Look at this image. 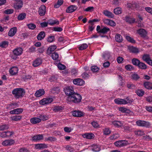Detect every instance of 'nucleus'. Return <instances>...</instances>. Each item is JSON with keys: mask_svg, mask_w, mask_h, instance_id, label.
<instances>
[{"mask_svg": "<svg viewBox=\"0 0 152 152\" xmlns=\"http://www.w3.org/2000/svg\"><path fill=\"white\" fill-rule=\"evenodd\" d=\"M83 113L79 111H74L72 112V115L75 117H81L83 115Z\"/></svg>", "mask_w": 152, "mask_h": 152, "instance_id": "obj_26", "label": "nucleus"}, {"mask_svg": "<svg viewBox=\"0 0 152 152\" xmlns=\"http://www.w3.org/2000/svg\"><path fill=\"white\" fill-rule=\"evenodd\" d=\"M77 8L76 6L72 5L68 7L66 10V12L68 13H71L75 11Z\"/></svg>", "mask_w": 152, "mask_h": 152, "instance_id": "obj_19", "label": "nucleus"}, {"mask_svg": "<svg viewBox=\"0 0 152 152\" xmlns=\"http://www.w3.org/2000/svg\"><path fill=\"white\" fill-rule=\"evenodd\" d=\"M18 104L16 103H12L8 104L7 106V108L10 109L16 108L18 107Z\"/></svg>", "mask_w": 152, "mask_h": 152, "instance_id": "obj_45", "label": "nucleus"}, {"mask_svg": "<svg viewBox=\"0 0 152 152\" xmlns=\"http://www.w3.org/2000/svg\"><path fill=\"white\" fill-rule=\"evenodd\" d=\"M57 47L55 45H52L49 47L48 49V52L50 53L54 51L56 48Z\"/></svg>", "mask_w": 152, "mask_h": 152, "instance_id": "obj_41", "label": "nucleus"}, {"mask_svg": "<svg viewBox=\"0 0 152 152\" xmlns=\"http://www.w3.org/2000/svg\"><path fill=\"white\" fill-rule=\"evenodd\" d=\"M136 124L138 126L146 127H148L151 125L149 122L144 121H138L136 122Z\"/></svg>", "mask_w": 152, "mask_h": 152, "instance_id": "obj_5", "label": "nucleus"}, {"mask_svg": "<svg viewBox=\"0 0 152 152\" xmlns=\"http://www.w3.org/2000/svg\"><path fill=\"white\" fill-rule=\"evenodd\" d=\"M17 30V28L16 27L12 28L8 33V35L10 37H13L16 33Z\"/></svg>", "mask_w": 152, "mask_h": 152, "instance_id": "obj_18", "label": "nucleus"}, {"mask_svg": "<svg viewBox=\"0 0 152 152\" xmlns=\"http://www.w3.org/2000/svg\"><path fill=\"white\" fill-rule=\"evenodd\" d=\"M131 77L132 79L136 81L138 80L140 78V77L138 75L135 73L132 75Z\"/></svg>", "mask_w": 152, "mask_h": 152, "instance_id": "obj_43", "label": "nucleus"}, {"mask_svg": "<svg viewBox=\"0 0 152 152\" xmlns=\"http://www.w3.org/2000/svg\"><path fill=\"white\" fill-rule=\"evenodd\" d=\"M39 117L40 119H41V121L42 120L43 121H45L47 120L48 119V117L46 115H40Z\"/></svg>", "mask_w": 152, "mask_h": 152, "instance_id": "obj_64", "label": "nucleus"}, {"mask_svg": "<svg viewBox=\"0 0 152 152\" xmlns=\"http://www.w3.org/2000/svg\"><path fill=\"white\" fill-rule=\"evenodd\" d=\"M124 20L126 22L130 24L134 23L135 21V19L134 18L129 16H126L125 17Z\"/></svg>", "mask_w": 152, "mask_h": 152, "instance_id": "obj_22", "label": "nucleus"}, {"mask_svg": "<svg viewBox=\"0 0 152 152\" xmlns=\"http://www.w3.org/2000/svg\"><path fill=\"white\" fill-rule=\"evenodd\" d=\"M91 70L94 72H97L99 70V68L96 66H94L91 67Z\"/></svg>", "mask_w": 152, "mask_h": 152, "instance_id": "obj_58", "label": "nucleus"}, {"mask_svg": "<svg viewBox=\"0 0 152 152\" xmlns=\"http://www.w3.org/2000/svg\"><path fill=\"white\" fill-rule=\"evenodd\" d=\"M64 92L67 96H70L74 92L72 86H66L64 88Z\"/></svg>", "mask_w": 152, "mask_h": 152, "instance_id": "obj_6", "label": "nucleus"}, {"mask_svg": "<svg viewBox=\"0 0 152 152\" xmlns=\"http://www.w3.org/2000/svg\"><path fill=\"white\" fill-rule=\"evenodd\" d=\"M135 134L139 136H141L144 134V132L143 131L139 130L135 132Z\"/></svg>", "mask_w": 152, "mask_h": 152, "instance_id": "obj_56", "label": "nucleus"}, {"mask_svg": "<svg viewBox=\"0 0 152 152\" xmlns=\"http://www.w3.org/2000/svg\"><path fill=\"white\" fill-rule=\"evenodd\" d=\"M18 68L17 67L12 66L10 68L9 72L11 75H15L18 73Z\"/></svg>", "mask_w": 152, "mask_h": 152, "instance_id": "obj_10", "label": "nucleus"}, {"mask_svg": "<svg viewBox=\"0 0 152 152\" xmlns=\"http://www.w3.org/2000/svg\"><path fill=\"white\" fill-rule=\"evenodd\" d=\"M102 57L104 59L107 60L110 58V54L109 52H105L103 54Z\"/></svg>", "mask_w": 152, "mask_h": 152, "instance_id": "obj_53", "label": "nucleus"}, {"mask_svg": "<svg viewBox=\"0 0 152 152\" xmlns=\"http://www.w3.org/2000/svg\"><path fill=\"white\" fill-rule=\"evenodd\" d=\"M125 67L127 70L129 71L132 70L134 69V67L133 66L129 64H128L126 65Z\"/></svg>", "mask_w": 152, "mask_h": 152, "instance_id": "obj_50", "label": "nucleus"}, {"mask_svg": "<svg viewBox=\"0 0 152 152\" xmlns=\"http://www.w3.org/2000/svg\"><path fill=\"white\" fill-rule=\"evenodd\" d=\"M137 67L139 69H142L145 70L147 68V65L144 63L140 61L138 64Z\"/></svg>", "mask_w": 152, "mask_h": 152, "instance_id": "obj_35", "label": "nucleus"}, {"mask_svg": "<svg viewBox=\"0 0 152 152\" xmlns=\"http://www.w3.org/2000/svg\"><path fill=\"white\" fill-rule=\"evenodd\" d=\"M140 61L137 58H133L132 60V62L133 64L135 66H137Z\"/></svg>", "mask_w": 152, "mask_h": 152, "instance_id": "obj_38", "label": "nucleus"}, {"mask_svg": "<svg viewBox=\"0 0 152 152\" xmlns=\"http://www.w3.org/2000/svg\"><path fill=\"white\" fill-rule=\"evenodd\" d=\"M48 23L52 26L55 24H58L59 22L56 20H50L48 21Z\"/></svg>", "mask_w": 152, "mask_h": 152, "instance_id": "obj_44", "label": "nucleus"}, {"mask_svg": "<svg viewBox=\"0 0 152 152\" xmlns=\"http://www.w3.org/2000/svg\"><path fill=\"white\" fill-rule=\"evenodd\" d=\"M135 93L139 96H142L145 94V91L142 89H137L135 91Z\"/></svg>", "mask_w": 152, "mask_h": 152, "instance_id": "obj_34", "label": "nucleus"}, {"mask_svg": "<svg viewBox=\"0 0 152 152\" xmlns=\"http://www.w3.org/2000/svg\"><path fill=\"white\" fill-rule=\"evenodd\" d=\"M46 7L45 5L41 6L39 8V12L40 16L44 15L45 13Z\"/></svg>", "mask_w": 152, "mask_h": 152, "instance_id": "obj_20", "label": "nucleus"}, {"mask_svg": "<svg viewBox=\"0 0 152 152\" xmlns=\"http://www.w3.org/2000/svg\"><path fill=\"white\" fill-rule=\"evenodd\" d=\"M23 2L21 0H19L18 2L14 5V8L16 9H19L21 8L23 6Z\"/></svg>", "mask_w": 152, "mask_h": 152, "instance_id": "obj_31", "label": "nucleus"}, {"mask_svg": "<svg viewBox=\"0 0 152 152\" xmlns=\"http://www.w3.org/2000/svg\"><path fill=\"white\" fill-rule=\"evenodd\" d=\"M126 39L129 42L131 43L134 44L136 43V41L134 39L129 36H126Z\"/></svg>", "mask_w": 152, "mask_h": 152, "instance_id": "obj_40", "label": "nucleus"}, {"mask_svg": "<svg viewBox=\"0 0 152 152\" xmlns=\"http://www.w3.org/2000/svg\"><path fill=\"white\" fill-rule=\"evenodd\" d=\"M42 62V61L41 58H37L33 61L32 65L34 67H37L40 65Z\"/></svg>", "mask_w": 152, "mask_h": 152, "instance_id": "obj_21", "label": "nucleus"}, {"mask_svg": "<svg viewBox=\"0 0 152 152\" xmlns=\"http://www.w3.org/2000/svg\"><path fill=\"white\" fill-rule=\"evenodd\" d=\"M48 147V144L44 143L37 144L35 145V148L36 149H46Z\"/></svg>", "mask_w": 152, "mask_h": 152, "instance_id": "obj_9", "label": "nucleus"}, {"mask_svg": "<svg viewBox=\"0 0 152 152\" xmlns=\"http://www.w3.org/2000/svg\"><path fill=\"white\" fill-rule=\"evenodd\" d=\"M115 40L117 42H121L123 41L122 37L119 34H117L115 37Z\"/></svg>", "mask_w": 152, "mask_h": 152, "instance_id": "obj_33", "label": "nucleus"}, {"mask_svg": "<svg viewBox=\"0 0 152 152\" xmlns=\"http://www.w3.org/2000/svg\"><path fill=\"white\" fill-rule=\"evenodd\" d=\"M137 32L142 38L146 37L147 33L146 30L143 28H140L137 30Z\"/></svg>", "mask_w": 152, "mask_h": 152, "instance_id": "obj_12", "label": "nucleus"}, {"mask_svg": "<svg viewBox=\"0 0 152 152\" xmlns=\"http://www.w3.org/2000/svg\"><path fill=\"white\" fill-rule=\"evenodd\" d=\"M115 102L118 104H127L126 100L124 99L120 98L115 99Z\"/></svg>", "mask_w": 152, "mask_h": 152, "instance_id": "obj_17", "label": "nucleus"}, {"mask_svg": "<svg viewBox=\"0 0 152 152\" xmlns=\"http://www.w3.org/2000/svg\"><path fill=\"white\" fill-rule=\"evenodd\" d=\"M8 126L6 124H4L0 126V130L1 131L8 129Z\"/></svg>", "mask_w": 152, "mask_h": 152, "instance_id": "obj_57", "label": "nucleus"}, {"mask_svg": "<svg viewBox=\"0 0 152 152\" xmlns=\"http://www.w3.org/2000/svg\"><path fill=\"white\" fill-rule=\"evenodd\" d=\"M73 82L74 84L79 86L83 85L85 83V82L83 80L80 78L74 80Z\"/></svg>", "mask_w": 152, "mask_h": 152, "instance_id": "obj_14", "label": "nucleus"}, {"mask_svg": "<svg viewBox=\"0 0 152 152\" xmlns=\"http://www.w3.org/2000/svg\"><path fill=\"white\" fill-rule=\"evenodd\" d=\"M142 59L145 61L146 63L151 58L149 54H144L142 57Z\"/></svg>", "mask_w": 152, "mask_h": 152, "instance_id": "obj_29", "label": "nucleus"}, {"mask_svg": "<svg viewBox=\"0 0 152 152\" xmlns=\"http://www.w3.org/2000/svg\"><path fill=\"white\" fill-rule=\"evenodd\" d=\"M63 0H58L57 3L54 5V7L55 8L59 7L63 3Z\"/></svg>", "mask_w": 152, "mask_h": 152, "instance_id": "obj_47", "label": "nucleus"}, {"mask_svg": "<svg viewBox=\"0 0 152 152\" xmlns=\"http://www.w3.org/2000/svg\"><path fill=\"white\" fill-rule=\"evenodd\" d=\"M128 144V142L126 140H119L115 142V145L118 147L125 146L127 145Z\"/></svg>", "mask_w": 152, "mask_h": 152, "instance_id": "obj_8", "label": "nucleus"}, {"mask_svg": "<svg viewBox=\"0 0 152 152\" xmlns=\"http://www.w3.org/2000/svg\"><path fill=\"white\" fill-rule=\"evenodd\" d=\"M10 118L12 121H18L21 120L22 118V116L21 115H16L11 117Z\"/></svg>", "mask_w": 152, "mask_h": 152, "instance_id": "obj_28", "label": "nucleus"}, {"mask_svg": "<svg viewBox=\"0 0 152 152\" xmlns=\"http://www.w3.org/2000/svg\"><path fill=\"white\" fill-rule=\"evenodd\" d=\"M82 136L84 138L91 139L94 137V135L92 133H86L82 135Z\"/></svg>", "mask_w": 152, "mask_h": 152, "instance_id": "obj_23", "label": "nucleus"}, {"mask_svg": "<svg viewBox=\"0 0 152 152\" xmlns=\"http://www.w3.org/2000/svg\"><path fill=\"white\" fill-rule=\"evenodd\" d=\"M27 25L28 27L30 29L34 30L36 28V25L33 23L28 24Z\"/></svg>", "mask_w": 152, "mask_h": 152, "instance_id": "obj_51", "label": "nucleus"}, {"mask_svg": "<svg viewBox=\"0 0 152 152\" xmlns=\"http://www.w3.org/2000/svg\"><path fill=\"white\" fill-rule=\"evenodd\" d=\"M127 7L129 9L132 10H137L139 7V5L135 2L132 3H128L127 4Z\"/></svg>", "mask_w": 152, "mask_h": 152, "instance_id": "obj_3", "label": "nucleus"}, {"mask_svg": "<svg viewBox=\"0 0 152 152\" xmlns=\"http://www.w3.org/2000/svg\"><path fill=\"white\" fill-rule=\"evenodd\" d=\"M103 13L106 16L110 18H113L114 16L113 14L107 10H104Z\"/></svg>", "mask_w": 152, "mask_h": 152, "instance_id": "obj_37", "label": "nucleus"}, {"mask_svg": "<svg viewBox=\"0 0 152 152\" xmlns=\"http://www.w3.org/2000/svg\"><path fill=\"white\" fill-rule=\"evenodd\" d=\"M143 85L144 87L147 89H152V83L150 82H145L143 83Z\"/></svg>", "mask_w": 152, "mask_h": 152, "instance_id": "obj_27", "label": "nucleus"}, {"mask_svg": "<svg viewBox=\"0 0 152 152\" xmlns=\"http://www.w3.org/2000/svg\"><path fill=\"white\" fill-rule=\"evenodd\" d=\"M8 45V42L7 41H3L0 43V46L2 48L7 47Z\"/></svg>", "mask_w": 152, "mask_h": 152, "instance_id": "obj_55", "label": "nucleus"}, {"mask_svg": "<svg viewBox=\"0 0 152 152\" xmlns=\"http://www.w3.org/2000/svg\"><path fill=\"white\" fill-rule=\"evenodd\" d=\"M91 150L92 151L97 152L100 150V147L97 145H93L91 146Z\"/></svg>", "mask_w": 152, "mask_h": 152, "instance_id": "obj_30", "label": "nucleus"}, {"mask_svg": "<svg viewBox=\"0 0 152 152\" xmlns=\"http://www.w3.org/2000/svg\"><path fill=\"white\" fill-rule=\"evenodd\" d=\"M128 49L130 52L135 54H137L139 52V48L133 46H128Z\"/></svg>", "mask_w": 152, "mask_h": 152, "instance_id": "obj_11", "label": "nucleus"}, {"mask_svg": "<svg viewBox=\"0 0 152 152\" xmlns=\"http://www.w3.org/2000/svg\"><path fill=\"white\" fill-rule=\"evenodd\" d=\"M51 57L53 60H56L58 58L59 56L57 53L55 52L52 54Z\"/></svg>", "mask_w": 152, "mask_h": 152, "instance_id": "obj_59", "label": "nucleus"}, {"mask_svg": "<svg viewBox=\"0 0 152 152\" xmlns=\"http://www.w3.org/2000/svg\"><path fill=\"white\" fill-rule=\"evenodd\" d=\"M122 12L121 9L120 7L115 8V14L118 15L120 14Z\"/></svg>", "mask_w": 152, "mask_h": 152, "instance_id": "obj_52", "label": "nucleus"}, {"mask_svg": "<svg viewBox=\"0 0 152 152\" xmlns=\"http://www.w3.org/2000/svg\"><path fill=\"white\" fill-rule=\"evenodd\" d=\"M23 50L22 48H17L13 50V53L16 56H18L21 55L23 52Z\"/></svg>", "mask_w": 152, "mask_h": 152, "instance_id": "obj_16", "label": "nucleus"}, {"mask_svg": "<svg viewBox=\"0 0 152 152\" xmlns=\"http://www.w3.org/2000/svg\"><path fill=\"white\" fill-rule=\"evenodd\" d=\"M109 30V28L106 27H104L101 28L99 31V33L105 34Z\"/></svg>", "mask_w": 152, "mask_h": 152, "instance_id": "obj_42", "label": "nucleus"}, {"mask_svg": "<svg viewBox=\"0 0 152 152\" xmlns=\"http://www.w3.org/2000/svg\"><path fill=\"white\" fill-rule=\"evenodd\" d=\"M44 139V136L42 134L35 135L32 137V140L34 142H39Z\"/></svg>", "mask_w": 152, "mask_h": 152, "instance_id": "obj_7", "label": "nucleus"}, {"mask_svg": "<svg viewBox=\"0 0 152 152\" xmlns=\"http://www.w3.org/2000/svg\"><path fill=\"white\" fill-rule=\"evenodd\" d=\"M104 22L107 25L111 26H114V22L113 20L108 19H105L104 20Z\"/></svg>", "mask_w": 152, "mask_h": 152, "instance_id": "obj_32", "label": "nucleus"}, {"mask_svg": "<svg viewBox=\"0 0 152 152\" xmlns=\"http://www.w3.org/2000/svg\"><path fill=\"white\" fill-rule=\"evenodd\" d=\"M53 101V99L52 98H44L40 100L39 103L42 105H45L51 103Z\"/></svg>", "mask_w": 152, "mask_h": 152, "instance_id": "obj_4", "label": "nucleus"}, {"mask_svg": "<svg viewBox=\"0 0 152 152\" xmlns=\"http://www.w3.org/2000/svg\"><path fill=\"white\" fill-rule=\"evenodd\" d=\"M31 122L33 124H36L39 123L41 121V119L39 117H34L30 119Z\"/></svg>", "mask_w": 152, "mask_h": 152, "instance_id": "obj_24", "label": "nucleus"}, {"mask_svg": "<svg viewBox=\"0 0 152 152\" xmlns=\"http://www.w3.org/2000/svg\"><path fill=\"white\" fill-rule=\"evenodd\" d=\"M45 36V33L44 31L40 32L37 36V39L39 40H40L43 39Z\"/></svg>", "mask_w": 152, "mask_h": 152, "instance_id": "obj_36", "label": "nucleus"}, {"mask_svg": "<svg viewBox=\"0 0 152 152\" xmlns=\"http://www.w3.org/2000/svg\"><path fill=\"white\" fill-rule=\"evenodd\" d=\"M143 140L148 141H149L152 140V138L148 135H146L143 136Z\"/></svg>", "mask_w": 152, "mask_h": 152, "instance_id": "obj_61", "label": "nucleus"}, {"mask_svg": "<svg viewBox=\"0 0 152 152\" xmlns=\"http://www.w3.org/2000/svg\"><path fill=\"white\" fill-rule=\"evenodd\" d=\"M58 67L60 70H62L65 69L66 66L64 65L61 63H59L58 65Z\"/></svg>", "mask_w": 152, "mask_h": 152, "instance_id": "obj_62", "label": "nucleus"}, {"mask_svg": "<svg viewBox=\"0 0 152 152\" xmlns=\"http://www.w3.org/2000/svg\"><path fill=\"white\" fill-rule=\"evenodd\" d=\"M45 93V92L43 89H39L36 91L35 94V95L37 97H39L43 95Z\"/></svg>", "mask_w": 152, "mask_h": 152, "instance_id": "obj_25", "label": "nucleus"}, {"mask_svg": "<svg viewBox=\"0 0 152 152\" xmlns=\"http://www.w3.org/2000/svg\"><path fill=\"white\" fill-rule=\"evenodd\" d=\"M117 76L119 85L121 86H124L125 83V79H123L122 76L118 74Z\"/></svg>", "mask_w": 152, "mask_h": 152, "instance_id": "obj_15", "label": "nucleus"}, {"mask_svg": "<svg viewBox=\"0 0 152 152\" xmlns=\"http://www.w3.org/2000/svg\"><path fill=\"white\" fill-rule=\"evenodd\" d=\"M127 87L129 89H134L135 87V86L131 83L129 82L127 83Z\"/></svg>", "mask_w": 152, "mask_h": 152, "instance_id": "obj_49", "label": "nucleus"}, {"mask_svg": "<svg viewBox=\"0 0 152 152\" xmlns=\"http://www.w3.org/2000/svg\"><path fill=\"white\" fill-rule=\"evenodd\" d=\"M88 47V45L84 43L81 45L79 47V49L80 50H83L86 49Z\"/></svg>", "mask_w": 152, "mask_h": 152, "instance_id": "obj_54", "label": "nucleus"}, {"mask_svg": "<svg viewBox=\"0 0 152 152\" xmlns=\"http://www.w3.org/2000/svg\"><path fill=\"white\" fill-rule=\"evenodd\" d=\"M12 93L16 98H19L22 97L24 94L25 92L23 88H19L13 90Z\"/></svg>", "mask_w": 152, "mask_h": 152, "instance_id": "obj_2", "label": "nucleus"}, {"mask_svg": "<svg viewBox=\"0 0 152 152\" xmlns=\"http://www.w3.org/2000/svg\"><path fill=\"white\" fill-rule=\"evenodd\" d=\"M123 124V123L121 121H115V127L119 128Z\"/></svg>", "mask_w": 152, "mask_h": 152, "instance_id": "obj_46", "label": "nucleus"}, {"mask_svg": "<svg viewBox=\"0 0 152 152\" xmlns=\"http://www.w3.org/2000/svg\"><path fill=\"white\" fill-rule=\"evenodd\" d=\"M15 141L12 139H8L2 142V144L4 146H10L14 144Z\"/></svg>", "mask_w": 152, "mask_h": 152, "instance_id": "obj_13", "label": "nucleus"}, {"mask_svg": "<svg viewBox=\"0 0 152 152\" xmlns=\"http://www.w3.org/2000/svg\"><path fill=\"white\" fill-rule=\"evenodd\" d=\"M119 110L124 113H128V111H129L127 109L123 107L119 108Z\"/></svg>", "mask_w": 152, "mask_h": 152, "instance_id": "obj_60", "label": "nucleus"}, {"mask_svg": "<svg viewBox=\"0 0 152 152\" xmlns=\"http://www.w3.org/2000/svg\"><path fill=\"white\" fill-rule=\"evenodd\" d=\"M103 134L105 135H109L111 133L110 130L108 128H105L103 129Z\"/></svg>", "mask_w": 152, "mask_h": 152, "instance_id": "obj_48", "label": "nucleus"}, {"mask_svg": "<svg viewBox=\"0 0 152 152\" xmlns=\"http://www.w3.org/2000/svg\"><path fill=\"white\" fill-rule=\"evenodd\" d=\"M64 130L65 132L69 133L73 130V129L71 127H65L64 128Z\"/></svg>", "mask_w": 152, "mask_h": 152, "instance_id": "obj_63", "label": "nucleus"}, {"mask_svg": "<svg viewBox=\"0 0 152 152\" xmlns=\"http://www.w3.org/2000/svg\"><path fill=\"white\" fill-rule=\"evenodd\" d=\"M26 16L25 13H22L20 14L18 17V19L19 20H21L24 19Z\"/></svg>", "mask_w": 152, "mask_h": 152, "instance_id": "obj_39", "label": "nucleus"}, {"mask_svg": "<svg viewBox=\"0 0 152 152\" xmlns=\"http://www.w3.org/2000/svg\"><path fill=\"white\" fill-rule=\"evenodd\" d=\"M82 99L81 96L75 92L70 96H67V100L69 102H73L75 103L80 102Z\"/></svg>", "mask_w": 152, "mask_h": 152, "instance_id": "obj_1", "label": "nucleus"}]
</instances>
